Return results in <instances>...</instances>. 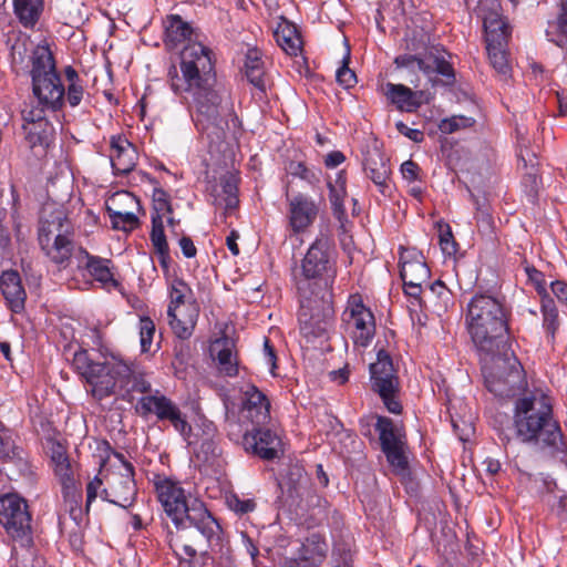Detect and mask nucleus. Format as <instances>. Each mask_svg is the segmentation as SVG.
I'll return each mask as SVG.
<instances>
[{
	"instance_id": "obj_44",
	"label": "nucleus",
	"mask_w": 567,
	"mask_h": 567,
	"mask_svg": "<svg viewBox=\"0 0 567 567\" xmlns=\"http://www.w3.org/2000/svg\"><path fill=\"white\" fill-rule=\"evenodd\" d=\"M121 388L126 392L148 393L151 392V383L145 379V375L128 365V373L121 375Z\"/></svg>"
},
{
	"instance_id": "obj_56",
	"label": "nucleus",
	"mask_w": 567,
	"mask_h": 567,
	"mask_svg": "<svg viewBox=\"0 0 567 567\" xmlns=\"http://www.w3.org/2000/svg\"><path fill=\"white\" fill-rule=\"evenodd\" d=\"M54 472L56 476L60 480V483L62 485V491L68 489V487H78L76 481L74 478V472L72 468V465L69 462L66 463H60L54 467Z\"/></svg>"
},
{
	"instance_id": "obj_8",
	"label": "nucleus",
	"mask_w": 567,
	"mask_h": 567,
	"mask_svg": "<svg viewBox=\"0 0 567 567\" xmlns=\"http://www.w3.org/2000/svg\"><path fill=\"white\" fill-rule=\"evenodd\" d=\"M39 243L50 259L63 264L72 255L74 244L71 224L61 210H56L51 220L41 223Z\"/></svg>"
},
{
	"instance_id": "obj_16",
	"label": "nucleus",
	"mask_w": 567,
	"mask_h": 567,
	"mask_svg": "<svg viewBox=\"0 0 567 567\" xmlns=\"http://www.w3.org/2000/svg\"><path fill=\"white\" fill-rule=\"evenodd\" d=\"M402 249L400 255V276L404 291L408 296L419 299L422 293V285L430 278V269L426 266L422 252Z\"/></svg>"
},
{
	"instance_id": "obj_39",
	"label": "nucleus",
	"mask_w": 567,
	"mask_h": 567,
	"mask_svg": "<svg viewBox=\"0 0 567 567\" xmlns=\"http://www.w3.org/2000/svg\"><path fill=\"white\" fill-rule=\"evenodd\" d=\"M486 43L507 42L511 37V28L497 13H491L484 19Z\"/></svg>"
},
{
	"instance_id": "obj_53",
	"label": "nucleus",
	"mask_w": 567,
	"mask_h": 567,
	"mask_svg": "<svg viewBox=\"0 0 567 567\" xmlns=\"http://www.w3.org/2000/svg\"><path fill=\"white\" fill-rule=\"evenodd\" d=\"M155 333V324L148 317H143L140 320V337L141 348L143 352H147L151 349L153 337Z\"/></svg>"
},
{
	"instance_id": "obj_25",
	"label": "nucleus",
	"mask_w": 567,
	"mask_h": 567,
	"mask_svg": "<svg viewBox=\"0 0 567 567\" xmlns=\"http://www.w3.org/2000/svg\"><path fill=\"white\" fill-rule=\"evenodd\" d=\"M110 492L114 497L111 499L112 503L124 508L133 504L136 495V484L134 481V467L131 463L124 464V473L113 476Z\"/></svg>"
},
{
	"instance_id": "obj_49",
	"label": "nucleus",
	"mask_w": 567,
	"mask_h": 567,
	"mask_svg": "<svg viewBox=\"0 0 567 567\" xmlns=\"http://www.w3.org/2000/svg\"><path fill=\"white\" fill-rule=\"evenodd\" d=\"M350 48L347 45L346 55L342 59V65L338 69L336 78L337 82L346 89L354 86L357 83L355 73L349 68Z\"/></svg>"
},
{
	"instance_id": "obj_15",
	"label": "nucleus",
	"mask_w": 567,
	"mask_h": 567,
	"mask_svg": "<svg viewBox=\"0 0 567 567\" xmlns=\"http://www.w3.org/2000/svg\"><path fill=\"white\" fill-rule=\"evenodd\" d=\"M398 68L406 69L410 73L421 71L429 78L437 73L446 78V83L454 81V70L450 62L439 53V50L431 49L423 56L416 54H402L395 58ZM432 81V79H430Z\"/></svg>"
},
{
	"instance_id": "obj_40",
	"label": "nucleus",
	"mask_w": 567,
	"mask_h": 567,
	"mask_svg": "<svg viewBox=\"0 0 567 567\" xmlns=\"http://www.w3.org/2000/svg\"><path fill=\"white\" fill-rule=\"evenodd\" d=\"M308 477L303 468L298 465L289 467L286 476L280 482L282 489H287L291 497H299L307 487Z\"/></svg>"
},
{
	"instance_id": "obj_11",
	"label": "nucleus",
	"mask_w": 567,
	"mask_h": 567,
	"mask_svg": "<svg viewBox=\"0 0 567 567\" xmlns=\"http://www.w3.org/2000/svg\"><path fill=\"white\" fill-rule=\"evenodd\" d=\"M135 410L141 416L155 414L158 421H168L185 439L192 433V426L187 422L186 415L181 411L176 403L159 391H156L155 394L142 396L138 400Z\"/></svg>"
},
{
	"instance_id": "obj_28",
	"label": "nucleus",
	"mask_w": 567,
	"mask_h": 567,
	"mask_svg": "<svg viewBox=\"0 0 567 567\" xmlns=\"http://www.w3.org/2000/svg\"><path fill=\"white\" fill-rule=\"evenodd\" d=\"M385 90L388 99L401 111L413 112L429 101L426 92L412 91L403 84L388 83Z\"/></svg>"
},
{
	"instance_id": "obj_45",
	"label": "nucleus",
	"mask_w": 567,
	"mask_h": 567,
	"mask_svg": "<svg viewBox=\"0 0 567 567\" xmlns=\"http://www.w3.org/2000/svg\"><path fill=\"white\" fill-rule=\"evenodd\" d=\"M543 327L545 328L548 336L554 339L555 333L558 329V311L554 305V301L550 298L543 299Z\"/></svg>"
},
{
	"instance_id": "obj_12",
	"label": "nucleus",
	"mask_w": 567,
	"mask_h": 567,
	"mask_svg": "<svg viewBox=\"0 0 567 567\" xmlns=\"http://www.w3.org/2000/svg\"><path fill=\"white\" fill-rule=\"evenodd\" d=\"M157 498L166 515L175 525H181L190 516V508L197 498L187 497L179 483L166 477H157L154 481Z\"/></svg>"
},
{
	"instance_id": "obj_41",
	"label": "nucleus",
	"mask_w": 567,
	"mask_h": 567,
	"mask_svg": "<svg viewBox=\"0 0 567 567\" xmlns=\"http://www.w3.org/2000/svg\"><path fill=\"white\" fill-rule=\"evenodd\" d=\"M14 13L24 27H32L42 11V0H14Z\"/></svg>"
},
{
	"instance_id": "obj_29",
	"label": "nucleus",
	"mask_w": 567,
	"mask_h": 567,
	"mask_svg": "<svg viewBox=\"0 0 567 567\" xmlns=\"http://www.w3.org/2000/svg\"><path fill=\"white\" fill-rule=\"evenodd\" d=\"M237 193L238 186L236 178L230 175L223 176L219 184L213 187V204L216 207L223 208L226 213L231 212L239 203Z\"/></svg>"
},
{
	"instance_id": "obj_3",
	"label": "nucleus",
	"mask_w": 567,
	"mask_h": 567,
	"mask_svg": "<svg viewBox=\"0 0 567 567\" xmlns=\"http://www.w3.org/2000/svg\"><path fill=\"white\" fill-rule=\"evenodd\" d=\"M467 329L481 355L505 349L506 313L501 301L488 295H476L467 307Z\"/></svg>"
},
{
	"instance_id": "obj_26",
	"label": "nucleus",
	"mask_w": 567,
	"mask_h": 567,
	"mask_svg": "<svg viewBox=\"0 0 567 567\" xmlns=\"http://www.w3.org/2000/svg\"><path fill=\"white\" fill-rule=\"evenodd\" d=\"M243 412L252 424L264 425L270 419L269 400L258 388L250 384L245 391Z\"/></svg>"
},
{
	"instance_id": "obj_58",
	"label": "nucleus",
	"mask_w": 567,
	"mask_h": 567,
	"mask_svg": "<svg viewBox=\"0 0 567 567\" xmlns=\"http://www.w3.org/2000/svg\"><path fill=\"white\" fill-rule=\"evenodd\" d=\"M329 199L332 206V209L336 214H343L344 207H343V199L347 195L346 187H337L333 186L332 183H329Z\"/></svg>"
},
{
	"instance_id": "obj_52",
	"label": "nucleus",
	"mask_w": 567,
	"mask_h": 567,
	"mask_svg": "<svg viewBox=\"0 0 567 567\" xmlns=\"http://www.w3.org/2000/svg\"><path fill=\"white\" fill-rule=\"evenodd\" d=\"M226 504L229 509L238 515H246L256 508V503L250 498H240L236 494L227 496Z\"/></svg>"
},
{
	"instance_id": "obj_34",
	"label": "nucleus",
	"mask_w": 567,
	"mask_h": 567,
	"mask_svg": "<svg viewBox=\"0 0 567 567\" xmlns=\"http://www.w3.org/2000/svg\"><path fill=\"white\" fill-rule=\"evenodd\" d=\"M245 74L250 84L261 92L266 91L265 65L261 52L256 49H249L245 59Z\"/></svg>"
},
{
	"instance_id": "obj_33",
	"label": "nucleus",
	"mask_w": 567,
	"mask_h": 567,
	"mask_svg": "<svg viewBox=\"0 0 567 567\" xmlns=\"http://www.w3.org/2000/svg\"><path fill=\"white\" fill-rule=\"evenodd\" d=\"M81 254H83V257L85 259L84 267L87 269L89 274L95 280L100 281L104 286H118V282L114 279L113 274L111 271L110 259L92 256L85 250H82Z\"/></svg>"
},
{
	"instance_id": "obj_54",
	"label": "nucleus",
	"mask_w": 567,
	"mask_h": 567,
	"mask_svg": "<svg viewBox=\"0 0 567 567\" xmlns=\"http://www.w3.org/2000/svg\"><path fill=\"white\" fill-rule=\"evenodd\" d=\"M429 288L431 295L437 299L436 306L439 310H446L452 296L450 289L441 280H436Z\"/></svg>"
},
{
	"instance_id": "obj_62",
	"label": "nucleus",
	"mask_w": 567,
	"mask_h": 567,
	"mask_svg": "<svg viewBox=\"0 0 567 567\" xmlns=\"http://www.w3.org/2000/svg\"><path fill=\"white\" fill-rule=\"evenodd\" d=\"M401 173L404 179L414 182L419 179L420 167L415 162L409 159L401 165Z\"/></svg>"
},
{
	"instance_id": "obj_7",
	"label": "nucleus",
	"mask_w": 567,
	"mask_h": 567,
	"mask_svg": "<svg viewBox=\"0 0 567 567\" xmlns=\"http://www.w3.org/2000/svg\"><path fill=\"white\" fill-rule=\"evenodd\" d=\"M0 524L20 547L33 545L31 514L25 501L17 494L0 496Z\"/></svg>"
},
{
	"instance_id": "obj_13",
	"label": "nucleus",
	"mask_w": 567,
	"mask_h": 567,
	"mask_svg": "<svg viewBox=\"0 0 567 567\" xmlns=\"http://www.w3.org/2000/svg\"><path fill=\"white\" fill-rule=\"evenodd\" d=\"M342 320L351 329L357 346L367 347L370 343L375 331L374 316L363 305L361 296H350Z\"/></svg>"
},
{
	"instance_id": "obj_61",
	"label": "nucleus",
	"mask_w": 567,
	"mask_h": 567,
	"mask_svg": "<svg viewBox=\"0 0 567 567\" xmlns=\"http://www.w3.org/2000/svg\"><path fill=\"white\" fill-rule=\"evenodd\" d=\"M290 173L295 176H299L300 178L315 183L318 182V174L309 168H307L302 163L291 164Z\"/></svg>"
},
{
	"instance_id": "obj_43",
	"label": "nucleus",
	"mask_w": 567,
	"mask_h": 567,
	"mask_svg": "<svg viewBox=\"0 0 567 567\" xmlns=\"http://www.w3.org/2000/svg\"><path fill=\"white\" fill-rule=\"evenodd\" d=\"M506 45H507V42H498V43L487 44V47H486L491 65L504 79H506L511 72L507 52L505 49Z\"/></svg>"
},
{
	"instance_id": "obj_60",
	"label": "nucleus",
	"mask_w": 567,
	"mask_h": 567,
	"mask_svg": "<svg viewBox=\"0 0 567 567\" xmlns=\"http://www.w3.org/2000/svg\"><path fill=\"white\" fill-rule=\"evenodd\" d=\"M525 271L529 280L534 284L535 289L539 295L547 296L546 293V281L544 275L538 271L534 266H526Z\"/></svg>"
},
{
	"instance_id": "obj_2",
	"label": "nucleus",
	"mask_w": 567,
	"mask_h": 567,
	"mask_svg": "<svg viewBox=\"0 0 567 567\" xmlns=\"http://www.w3.org/2000/svg\"><path fill=\"white\" fill-rule=\"evenodd\" d=\"M513 426L523 444L553 453L564 452L563 433L554 419L553 404L544 393H528L515 401Z\"/></svg>"
},
{
	"instance_id": "obj_31",
	"label": "nucleus",
	"mask_w": 567,
	"mask_h": 567,
	"mask_svg": "<svg viewBox=\"0 0 567 567\" xmlns=\"http://www.w3.org/2000/svg\"><path fill=\"white\" fill-rule=\"evenodd\" d=\"M112 167L120 174H128L135 166V150L126 140H112Z\"/></svg>"
},
{
	"instance_id": "obj_32",
	"label": "nucleus",
	"mask_w": 567,
	"mask_h": 567,
	"mask_svg": "<svg viewBox=\"0 0 567 567\" xmlns=\"http://www.w3.org/2000/svg\"><path fill=\"white\" fill-rule=\"evenodd\" d=\"M3 463L4 471L11 480H17L19 477L31 478V465L25 452L21 447L16 445L11 446V449L8 450V454L6 455Z\"/></svg>"
},
{
	"instance_id": "obj_57",
	"label": "nucleus",
	"mask_w": 567,
	"mask_h": 567,
	"mask_svg": "<svg viewBox=\"0 0 567 567\" xmlns=\"http://www.w3.org/2000/svg\"><path fill=\"white\" fill-rule=\"evenodd\" d=\"M45 107H47L45 105H42L39 103H38V105H34V104L27 105L21 111L23 124H33V123H39L40 121H48V118L45 117V114H44Z\"/></svg>"
},
{
	"instance_id": "obj_24",
	"label": "nucleus",
	"mask_w": 567,
	"mask_h": 567,
	"mask_svg": "<svg viewBox=\"0 0 567 567\" xmlns=\"http://www.w3.org/2000/svg\"><path fill=\"white\" fill-rule=\"evenodd\" d=\"M167 315L173 332L179 339L186 340L193 334L199 309L194 302L184 307L168 306Z\"/></svg>"
},
{
	"instance_id": "obj_48",
	"label": "nucleus",
	"mask_w": 567,
	"mask_h": 567,
	"mask_svg": "<svg viewBox=\"0 0 567 567\" xmlns=\"http://www.w3.org/2000/svg\"><path fill=\"white\" fill-rule=\"evenodd\" d=\"M151 240L155 251L168 250L166 236L164 234L163 218L161 215H152Z\"/></svg>"
},
{
	"instance_id": "obj_4",
	"label": "nucleus",
	"mask_w": 567,
	"mask_h": 567,
	"mask_svg": "<svg viewBox=\"0 0 567 567\" xmlns=\"http://www.w3.org/2000/svg\"><path fill=\"white\" fill-rule=\"evenodd\" d=\"M190 516L176 526L171 533L169 546L177 555L194 558L198 553L204 554L219 540L221 528L202 501H195Z\"/></svg>"
},
{
	"instance_id": "obj_22",
	"label": "nucleus",
	"mask_w": 567,
	"mask_h": 567,
	"mask_svg": "<svg viewBox=\"0 0 567 567\" xmlns=\"http://www.w3.org/2000/svg\"><path fill=\"white\" fill-rule=\"evenodd\" d=\"M318 207L313 200L302 194L289 199V223L295 233L307 229L316 219Z\"/></svg>"
},
{
	"instance_id": "obj_20",
	"label": "nucleus",
	"mask_w": 567,
	"mask_h": 567,
	"mask_svg": "<svg viewBox=\"0 0 567 567\" xmlns=\"http://www.w3.org/2000/svg\"><path fill=\"white\" fill-rule=\"evenodd\" d=\"M363 171L383 195L390 189L391 168L389 158L377 147L364 153Z\"/></svg>"
},
{
	"instance_id": "obj_47",
	"label": "nucleus",
	"mask_w": 567,
	"mask_h": 567,
	"mask_svg": "<svg viewBox=\"0 0 567 567\" xmlns=\"http://www.w3.org/2000/svg\"><path fill=\"white\" fill-rule=\"evenodd\" d=\"M475 120L464 115H453L444 118L439 124V130L444 134H452L456 131L471 127L474 125Z\"/></svg>"
},
{
	"instance_id": "obj_63",
	"label": "nucleus",
	"mask_w": 567,
	"mask_h": 567,
	"mask_svg": "<svg viewBox=\"0 0 567 567\" xmlns=\"http://www.w3.org/2000/svg\"><path fill=\"white\" fill-rule=\"evenodd\" d=\"M395 126L400 134L406 136L408 138H410L411 141L415 142V143H420L424 138L423 132H421L419 130L410 128L403 122H398L395 124Z\"/></svg>"
},
{
	"instance_id": "obj_17",
	"label": "nucleus",
	"mask_w": 567,
	"mask_h": 567,
	"mask_svg": "<svg viewBox=\"0 0 567 567\" xmlns=\"http://www.w3.org/2000/svg\"><path fill=\"white\" fill-rule=\"evenodd\" d=\"M141 210L140 200L130 192L115 193L106 202V212L114 229L131 231L138 227L140 220L136 212Z\"/></svg>"
},
{
	"instance_id": "obj_59",
	"label": "nucleus",
	"mask_w": 567,
	"mask_h": 567,
	"mask_svg": "<svg viewBox=\"0 0 567 567\" xmlns=\"http://www.w3.org/2000/svg\"><path fill=\"white\" fill-rule=\"evenodd\" d=\"M440 246L447 256H453L457 251V245L449 226H446L445 230H441L440 233Z\"/></svg>"
},
{
	"instance_id": "obj_23",
	"label": "nucleus",
	"mask_w": 567,
	"mask_h": 567,
	"mask_svg": "<svg viewBox=\"0 0 567 567\" xmlns=\"http://www.w3.org/2000/svg\"><path fill=\"white\" fill-rule=\"evenodd\" d=\"M33 94L38 99L39 104L45 105L47 109L55 111L62 105L64 96V87L60 76L54 78L42 76L32 80Z\"/></svg>"
},
{
	"instance_id": "obj_35",
	"label": "nucleus",
	"mask_w": 567,
	"mask_h": 567,
	"mask_svg": "<svg viewBox=\"0 0 567 567\" xmlns=\"http://www.w3.org/2000/svg\"><path fill=\"white\" fill-rule=\"evenodd\" d=\"M25 141L31 148L35 146L48 147L54 136V127L49 121H40L33 124H23Z\"/></svg>"
},
{
	"instance_id": "obj_51",
	"label": "nucleus",
	"mask_w": 567,
	"mask_h": 567,
	"mask_svg": "<svg viewBox=\"0 0 567 567\" xmlns=\"http://www.w3.org/2000/svg\"><path fill=\"white\" fill-rule=\"evenodd\" d=\"M187 295H190L189 287L179 279H175L171 287V302L169 306L184 307L189 302L186 300Z\"/></svg>"
},
{
	"instance_id": "obj_9",
	"label": "nucleus",
	"mask_w": 567,
	"mask_h": 567,
	"mask_svg": "<svg viewBox=\"0 0 567 567\" xmlns=\"http://www.w3.org/2000/svg\"><path fill=\"white\" fill-rule=\"evenodd\" d=\"M371 386L380 395L389 412L400 414L401 403L396 400L400 381L391 357L385 350L378 352L377 361L370 364Z\"/></svg>"
},
{
	"instance_id": "obj_30",
	"label": "nucleus",
	"mask_w": 567,
	"mask_h": 567,
	"mask_svg": "<svg viewBox=\"0 0 567 567\" xmlns=\"http://www.w3.org/2000/svg\"><path fill=\"white\" fill-rule=\"evenodd\" d=\"M193 28L179 16H168L165 21V39L164 43L167 49L174 50L185 41H190Z\"/></svg>"
},
{
	"instance_id": "obj_42",
	"label": "nucleus",
	"mask_w": 567,
	"mask_h": 567,
	"mask_svg": "<svg viewBox=\"0 0 567 567\" xmlns=\"http://www.w3.org/2000/svg\"><path fill=\"white\" fill-rule=\"evenodd\" d=\"M547 39L558 47L567 40V0H561V13L555 21H549L545 30Z\"/></svg>"
},
{
	"instance_id": "obj_46",
	"label": "nucleus",
	"mask_w": 567,
	"mask_h": 567,
	"mask_svg": "<svg viewBox=\"0 0 567 567\" xmlns=\"http://www.w3.org/2000/svg\"><path fill=\"white\" fill-rule=\"evenodd\" d=\"M63 498H64V507L65 511L70 513V516L76 520L82 513L81 509V501H82V493L79 487H68V489L62 491Z\"/></svg>"
},
{
	"instance_id": "obj_14",
	"label": "nucleus",
	"mask_w": 567,
	"mask_h": 567,
	"mask_svg": "<svg viewBox=\"0 0 567 567\" xmlns=\"http://www.w3.org/2000/svg\"><path fill=\"white\" fill-rule=\"evenodd\" d=\"M375 430L379 432L381 449L390 465L399 473L405 472L408 470V458L404 453V434L386 416H378Z\"/></svg>"
},
{
	"instance_id": "obj_36",
	"label": "nucleus",
	"mask_w": 567,
	"mask_h": 567,
	"mask_svg": "<svg viewBox=\"0 0 567 567\" xmlns=\"http://www.w3.org/2000/svg\"><path fill=\"white\" fill-rule=\"evenodd\" d=\"M328 551L327 543L319 535H311L302 544L300 551V560L309 567L320 565Z\"/></svg>"
},
{
	"instance_id": "obj_27",
	"label": "nucleus",
	"mask_w": 567,
	"mask_h": 567,
	"mask_svg": "<svg viewBox=\"0 0 567 567\" xmlns=\"http://www.w3.org/2000/svg\"><path fill=\"white\" fill-rule=\"evenodd\" d=\"M0 289L7 305L13 312L19 313L24 309L27 293L18 271H3L0 276Z\"/></svg>"
},
{
	"instance_id": "obj_1",
	"label": "nucleus",
	"mask_w": 567,
	"mask_h": 567,
	"mask_svg": "<svg viewBox=\"0 0 567 567\" xmlns=\"http://www.w3.org/2000/svg\"><path fill=\"white\" fill-rule=\"evenodd\" d=\"M210 53L199 42L188 43L181 52L183 76L181 79L169 71L171 85L176 93L185 91L192 94L198 130L206 133L212 141H221L230 125L234 128L239 125V120L221 105V97L215 90L216 75Z\"/></svg>"
},
{
	"instance_id": "obj_55",
	"label": "nucleus",
	"mask_w": 567,
	"mask_h": 567,
	"mask_svg": "<svg viewBox=\"0 0 567 567\" xmlns=\"http://www.w3.org/2000/svg\"><path fill=\"white\" fill-rule=\"evenodd\" d=\"M153 215L172 214V205L169 203L168 194L162 188H155L153 192Z\"/></svg>"
},
{
	"instance_id": "obj_19",
	"label": "nucleus",
	"mask_w": 567,
	"mask_h": 567,
	"mask_svg": "<svg viewBox=\"0 0 567 567\" xmlns=\"http://www.w3.org/2000/svg\"><path fill=\"white\" fill-rule=\"evenodd\" d=\"M241 444L246 452L269 461L278 457L281 442L271 430L256 425L251 432L244 434Z\"/></svg>"
},
{
	"instance_id": "obj_38",
	"label": "nucleus",
	"mask_w": 567,
	"mask_h": 567,
	"mask_svg": "<svg viewBox=\"0 0 567 567\" xmlns=\"http://www.w3.org/2000/svg\"><path fill=\"white\" fill-rule=\"evenodd\" d=\"M56 74L58 73L55 71V63L52 52L45 47H40L34 50L31 70L32 80L42 76L54 78Z\"/></svg>"
},
{
	"instance_id": "obj_21",
	"label": "nucleus",
	"mask_w": 567,
	"mask_h": 567,
	"mask_svg": "<svg viewBox=\"0 0 567 567\" xmlns=\"http://www.w3.org/2000/svg\"><path fill=\"white\" fill-rule=\"evenodd\" d=\"M210 355L216 362L219 374L229 378L238 374V359L234 340L228 337L216 339L210 346Z\"/></svg>"
},
{
	"instance_id": "obj_10",
	"label": "nucleus",
	"mask_w": 567,
	"mask_h": 567,
	"mask_svg": "<svg viewBox=\"0 0 567 567\" xmlns=\"http://www.w3.org/2000/svg\"><path fill=\"white\" fill-rule=\"evenodd\" d=\"M306 284V280L297 284L301 295L298 320L301 334L308 341H313L327 333L332 311L321 299L308 298L305 295Z\"/></svg>"
},
{
	"instance_id": "obj_6",
	"label": "nucleus",
	"mask_w": 567,
	"mask_h": 567,
	"mask_svg": "<svg viewBox=\"0 0 567 567\" xmlns=\"http://www.w3.org/2000/svg\"><path fill=\"white\" fill-rule=\"evenodd\" d=\"M481 357L482 372L488 391L501 398L514 395L522 379L519 361L504 349Z\"/></svg>"
},
{
	"instance_id": "obj_37",
	"label": "nucleus",
	"mask_w": 567,
	"mask_h": 567,
	"mask_svg": "<svg viewBox=\"0 0 567 567\" xmlns=\"http://www.w3.org/2000/svg\"><path fill=\"white\" fill-rule=\"evenodd\" d=\"M278 45L289 55H297L301 50V39L295 25L289 23L279 24L274 31Z\"/></svg>"
},
{
	"instance_id": "obj_5",
	"label": "nucleus",
	"mask_w": 567,
	"mask_h": 567,
	"mask_svg": "<svg viewBox=\"0 0 567 567\" xmlns=\"http://www.w3.org/2000/svg\"><path fill=\"white\" fill-rule=\"evenodd\" d=\"M73 364L79 373L92 386L95 399L102 400L114 393L120 384L121 375L128 373V364L115 358L96 361L87 351H79L74 354Z\"/></svg>"
},
{
	"instance_id": "obj_18",
	"label": "nucleus",
	"mask_w": 567,
	"mask_h": 567,
	"mask_svg": "<svg viewBox=\"0 0 567 567\" xmlns=\"http://www.w3.org/2000/svg\"><path fill=\"white\" fill-rule=\"evenodd\" d=\"M330 243L324 236L317 238L308 249L302 260V274L306 279L321 278L327 275L331 278L334 274L330 261Z\"/></svg>"
},
{
	"instance_id": "obj_64",
	"label": "nucleus",
	"mask_w": 567,
	"mask_h": 567,
	"mask_svg": "<svg viewBox=\"0 0 567 567\" xmlns=\"http://www.w3.org/2000/svg\"><path fill=\"white\" fill-rule=\"evenodd\" d=\"M83 96V87L78 84H69L68 91H66V100L70 103L71 106H76L80 104Z\"/></svg>"
},
{
	"instance_id": "obj_50",
	"label": "nucleus",
	"mask_w": 567,
	"mask_h": 567,
	"mask_svg": "<svg viewBox=\"0 0 567 567\" xmlns=\"http://www.w3.org/2000/svg\"><path fill=\"white\" fill-rule=\"evenodd\" d=\"M476 204L475 218L477 221L478 231L485 235H489L494 229V221L489 213V208L485 204H481L478 200Z\"/></svg>"
}]
</instances>
